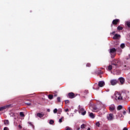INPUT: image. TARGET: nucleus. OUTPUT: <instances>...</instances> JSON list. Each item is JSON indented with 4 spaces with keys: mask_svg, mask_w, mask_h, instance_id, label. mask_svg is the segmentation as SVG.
Returning <instances> with one entry per match:
<instances>
[{
    "mask_svg": "<svg viewBox=\"0 0 130 130\" xmlns=\"http://www.w3.org/2000/svg\"><path fill=\"white\" fill-rule=\"evenodd\" d=\"M112 97V98L115 99L116 101H121V100H123V98L122 97L121 93L117 91H115L114 96Z\"/></svg>",
    "mask_w": 130,
    "mask_h": 130,
    "instance_id": "f257e3e1",
    "label": "nucleus"
},
{
    "mask_svg": "<svg viewBox=\"0 0 130 130\" xmlns=\"http://www.w3.org/2000/svg\"><path fill=\"white\" fill-rule=\"evenodd\" d=\"M79 113H81V115H85L86 114V111L84 109L83 107H81V106H79Z\"/></svg>",
    "mask_w": 130,
    "mask_h": 130,
    "instance_id": "f03ea898",
    "label": "nucleus"
},
{
    "mask_svg": "<svg viewBox=\"0 0 130 130\" xmlns=\"http://www.w3.org/2000/svg\"><path fill=\"white\" fill-rule=\"evenodd\" d=\"M110 53L111 55H115V54L116 53V49H115V48L110 49Z\"/></svg>",
    "mask_w": 130,
    "mask_h": 130,
    "instance_id": "7ed1b4c3",
    "label": "nucleus"
},
{
    "mask_svg": "<svg viewBox=\"0 0 130 130\" xmlns=\"http://www.w3.org/2000/svg\"><path fill=\"white\" fill-rule=\"evenodd\" d=\"M118 82V80L116 79H112L110 81L111 84L112 86H115L116 84H117V82Z\"/></svg>",
    "mask_w": 130,
    "mask_h": 130,
    "instance_id": "20e7f679",
    "label": "nucleus"
},
{
    "mask_svg": "<svg viewBox=\"0 0 130 130\" xmlns=\"http://www.w3.org/2000/svg\"><path fill=\"white\" fill-rule=\"evenodd\" d=\"M107 119L108 120H113V118H114V117L113 116V114H110L107 115Z\"/></svg>",
    "mask_w": 130,
    "mask_h": 130,
    "instance_id": "39448f33",
    "label": "nucleus"
},
{
    "mask_svg": "<svg viewBox=\"0 0 130 130\" xmlns=\"http://www.w3.org/2000/svg\"><path fill=\"white\" fill-rule=\"evenodd\" d=\"M118 80L119 81L121 85H123V83H124V78H123V77H120L118 79Z\"/></svg>",
    "mask_w": 130,
    "mask_h": 130,
    "instance_id": "423d86ee",
    "label": "nucleus"
},
{
    "mask_svg": "<svg viewBox=\"0 0 130 130\" xmlns=\"http://www.w3.org/2000/svg\"><path fill=\"white\" fill-rule=\"evenodd\" d=\"M105 85V83L103 81H99V87H103Z\"/></svg>",
    "mask_w": 130,
    "mask_h": 130,
    "instance_id": "0eeeda50",
    "label": "nucleus"
},
{
    "mask_svg": "<svg viewBox=\"0 0 130 130\" xmlns=\"http://www.w3.org/2000/svg\"><path fill=\"white\" fill-rule=\"evenodd\" d=\"M120 38V35L115 34L113 37V39H119Z\"/></svg>",
    "mask_w": 130,
    "mask_h": 130,
    "instance_id": "6e6552de",
    "label": "nucleus"
},
{
    "mask_svg": "<svg viewBox=\"0 0 130 130\" xmlns=\"http://www.w3.org/2000/svg\"><path fill=\"white\" fill-rule=\"evenodd\" d=\"M69 98L73 99V98H75V94L73 92H70L69 93Z\"/></svg>",
    "mask_w": 130,
    "mask_h": 130,
    "instance_id": "1a4fd4ad",
    "label": "nucleus"
},
{
    "mask_svg": "<svg viewBox=\"0 0 130 130\" xmlns=\"http://www.w3.org/2000/svg\"><path fill=\"white\" fill-rule=\"evenodd\" d=\"M119 22V19H114L112 22V24H113V25H116Z\"/></svg>",
    "mask_w": 130,
    "mask_h": 130,
    "instance_id": "9d476101",
    "label": "nucleus"
},
{
    "mask_svg": "<svg viewBox=\"0 0 130 130\" xmlns=\"http://www.w3.org/2000/svg\"><path fill=\"white\" fill-rule=\"evenodd\" d=\"M109 109H110V111H113V110H114V109H115V106H114V105H112L109 107Z\"/></svg>",
    "mask_w": 130,
    "mask_h": 130,
    "instance_id": "9b49d317",
    "label": "nucleus"
},
{
    "mask_svg": "<svg viewBox=\"0 0 130 130\" xmlns=\"http://www.w3.org/2000/svg\"><path fill=\"white\" fill-rule=\"evenodd\" d=\"M89 116L90 118H95V115L93 113H89Z\"/></svg>",
    "mask_w": 130,
    "mask_h": 130,
    "instance_id": "f8f14e48",
    "label": "nucleus"
},
{
    "mask_svg": "<svg viewBox=\"0 0 130 130\" xmlns=\"http://www.w3.org/2000/svg\"><path fill=\"white\" fill-rule=\"evenodd\" d=\"M10 106H5L4 107H0V111H3V110L6 109V108H8Z\"/></svg>",
    "mask_w": 130,
    "mask_h": 130,
    "instance_id": "ddd939ff",
    "label": "nucleus"
},
{
    "mask_svg": "<svg viewBox=\"0 0 130 130\" xmlns=\"http://www.w3.org/2000/svg\"><path fill=\"white\" fill-rule=\"evenodd\" d=\"M37 116H38V117H40V118L43 117V116H44V114H41V113H38V114H37Z\"/></svg>",
    "mask_w": 130,
    "mask_h": 130,
    "instance_id": "4468645a",
    "label": "nucleus"
},
{
    "mask_svg": "<svg viewBox=\"0 0 130 130\" xmlns=\"http://www.w3.org/2000/svg\"><path fill=\"white\" fill-rule=\"evenodd\" d=\"M123 29V27L122 26H119L117 27V29L119 30V31H120V30H122Z\"/></svg>",
    "mask_w": 130,
    "mask_h": 130,
    "instance_id": "2eb2a0df",
    "label": "nucleus"
},
{
    "mask_svg": "<svg viewBox=\"0 0 130 130\" xmlns=\"http://www.w3.org/2000/svg\"><path fill=\"white\" fill-rule=\"evenodd\" d=\"M112 68H113V67L112 66L109 65L108 67V70L111 71V70H112Z\"/></svg>",
    "mask_w": 130,
    "mask_h": 130,
    "instance_id": "dca6fc26",
    "label": "nucleus"
},
{
    "mask_svg": "<svg viewBox=\"0 0 130 130\" xmlns=\"http://www.w3.org/2000/svg\"><path fill=\"white\" fill-rule=\"evenodd\" d=\"M20 115L21 117H24V116H25V115H24V112H21L20 113Z\"/></svg>",
    "mask_w": 130,
    "mask_h": 130,
    "instance_id": "f3484780",
    "label": "nucleus"
},
{
    "mask_svg": "<svg viewBox=\"0 0 130 130\" xmlns=\"http://www.w3.org/2000/svg\"><path fill=\"white\" fill-rule=\"evenodd\" d=\"M4 123H5V124H9V123H10V122H9L8 120H5L4 121Z\"/></svg>",
    "mask_w": 130,
    "mask_h": 130,
    "instance_id": "a211bd4d",
    "label": "nucleus"
},
{
    "mask_svg": "<svg viewBox=\"0 0 130 130\" xmlns=\"http://www.w3.org/2000/svg\"><path fill=\"white\" fill-rule=\"evenodd\" d=\"M95 125H96V126H98V127H99V126H100V122L99 121L96 122L95 123Z\"/></svg>",
    "mask_w": 130,
    "mask_h": 130,
    "instance_id": "6ab92c4d",
    "label": "nucleus"
},
{
    "mask_svg": "<svg viewBox=\"0 0 130 130\" xmlns=\"http://www.w3.org/2000/svg\"><path fill=\"white\" fill-rule=\"evenodd\" d=\"M117 109L118 110H121V109H122V106H118L117 107Z\"/></svg>",
    "mask_w": 130,
    "mask_h": 130,
    "instance_id": "aec40b11",
    "label": "nucleus"
},
{
    "mask_svg": "<svg viewBox=\"0 0 130 130\" xmlns=\"http://www.w3.org/2000/svg\"><path fill=\"white\" fill-rule=\"evenodd\" d=\"M49 123L50 124H53V123H54V121H53V120H50L49 121Z\"/></svg>",
    "mask_w": 130,
    "mask_h": 130,
    "instance_id": "412c9836",
    "label": "nucleus"
},
{
    "mask_svg": "<svg viewBox=\"0 0 130 130\" xmlns=\"http://www.w3.org/2000/svg\"><path fill=\"white\" fill-rule=\"evenodd\" d=\"M62 112V110L61 109H59L58 110V113L59 114H60V113H61V112Z\"/></svg>",
    "mask_w": 130,
    "mask_h": 130,
    "instance_id": "4be33fe9",
    "label": "nucleus"
},
{
    "mask_svg": "<svg viewBox=\"0 0 130 130\" xmlns=\"http://www.w3.org/2000/svg\"><path fill=\"white\" fill-rule=\"evenodd\" d=\"M86 127V125L85 124H83L81 125V128H85Z\"/></svg>",
    "mask_w": 130,
    "mask_h": 130,
    "instance_id": "5701e85b",
    "label": "nucleus"
},
{
    "mask_svg": "<svg viewBox=\"0 0 130 130\" xmlns=\"http://www.w3.org/2000/svg\"><path fill=\"white\" fill-rule=\"evenodd\" d=\"M62 119H63V117H61V118L59 119V122L60 123H61V122H62Z\"/></svg>",
    "mask_w": 130,
    "mask_h": 130,
    "instance_id": "b1692460",
    "label": "nucleus"
},
{
    "mask_svg": "<svg viewBox=\"0 0 130 130\" xmlns=\"http://www.w3.org/2000/svg\"><path fill=\"white\" fill-rule=\"evenodd\" d=\"M120 47L122 48H124V47H125V45L124 44H121V45H120Z\"/></svg>",
    "mask_w": 130,
    "mask_h": 130,
    "instance_id": "393cba45",
    "label": "nucleus"
},
{
    "mask_svg": "<svg viewBox=\"0 0 130 130\" xmlns=\"http://www.w3.org/2000/svg\"><path fill=\"white\" fill-rule=\"evenodd\" d=\"M48 98L49 99H52V98H53V95H49L48 96Z\"/></svg>",
    "mask_w": 130,
    "mask_h": 130,
    "instance_id": "a878e982",
    "label": "nucleus"
},
{
    "mask_svg": "<svg viewBox=\"0 0 130 130\" xmlns=\"http://www.w3.org/2000/svg\"><path fill=\"white\" fill-rule=\"evenodd\" d=\"M126 25H127V26L129 28H130V22H129V21H127V22H126Z\"/></svg>",
    "mask_w": 130,
    "mask_h": 130,
    "instance_id": "bb28decb",
    "label": "nucleus"
},
{
    "mask_svg": "<svg viewBox=\"0 0 130 130\" xmlns=\"http://www.w3.org/2000/svg\"><path fill=\"white\" fill-rule=\"evenodd\" d=\"M57 111H58L57 109H55L53 110V113H56L57 112Z\"/></svg>",
    "mask_w": 130,
    "mask_h": 130,
    "instance_id": "cd10ccee",
    "label": "nucleus"
},
{
    "mask_svg": "<svg viewBox=\"0 0 130 130\" xmlns=\"http://www.w3.org/2000/svg\"><path fill=\"white\" fill-rule=\"evenodd\" d=\"M96 74H97L98 75H100V74H101V71L99 70V71L96 72Z\"/></svg>",
    "mask_w": 130,
    "mask_h": 130,
    "instance_id": "c85d7f7f",
    "label": "nucleus"
},
{
    "mask_svg": "<svg viewBox=\"0 0 130 130\" xmlns=\"http://www.w3.org/2000/svg\"><path fill=\"white\" fill-rule=\"evenodd\" d=\"M57 100L58 102H60V98L59 97H58L57 98Z\"/></svg>",
    "mask_w": 130,
    "mask_h": 130,
    "instance_id": "c756f323",
    "label": "nucleus"
},
{
    "mask_svg": "<svg viewBox=\"0 0 130 130\" xmlns=\"http://www.w3.org/2000/svg\"><path fill=\"white\" fill-rule=\"evenodd\" d=\"M70 102V101H69V100H66V101H65V103L66 104H68V103H69Z\"/></svg>",
    "mask_w": 130,
    "mask_h": 130,
    "instance_id": "7c9ffc66",
    "label": "nucleus"
},
{
    "mask_svg": "<svg viewBox=\"0 0 130 130\" xmlns=\"http://www.w3.org/2000/svg\"><path fill=\"white\" fill-rule=\"evenodd\" d=\"M4 130H10V129H9V128H8V127H4Z\"/></svg>",
    "mask_w": 130,
    "mask_h": 130,
    "instance_id": "2f4dec72",
    "label": "nucleus"
},
{
    "mask_svg": "<svg viewBox=\"0 0 130 130\" xmlns=\"http://www.w3.org/2000/svg\"><path fill=\"white\" fill-rule=\"evenodd\" d=\"M64 111H65V112H69V109H66L65 110H64Z\"/></svg>",
    "mask_w": 130,
    "mask_h": 130,
    "instance_id": "473e14b6",
    "label": "nucleus"
},
{
    "mask_svg": "<svg viewBox=\"0 0 130 130\" xmlns=\"http://www.w3.org/2000/svg\"><path fill=\"white\" fill-rule=\"evenodd\" d=\"M91 64L89 63H88L87 64H86V67H90Z\"/></svg>",
    "mask_w": 130,
    "mask_h": 130,
    "instance_id": "72a5a7b5",
    "label": "nucleus"
},
{
    "mask_svg": "<svg viewBox=\"0 0 130 130\" xmlns=\"http://www.w3.org/2000/svg\"><path fill=\"white\" fill-rule=\"evenodd\" d=\"M123 115H125V114H126V112H125V111H124L123 112Z\"/></svg>",
    "mask_w": 130,
    "mask_h": 130,
    "instance_id": "f704fd0d",
    "label": "nucleus"
},
{
    "mask_svg": "<svg viewBox=\"0 0 130 130\" xmlns=\"http://www.w3.org/2000/svg\"><path fill=\"white\" fill-rule=\"evenodd\" d=\"M93 109L95 112H97V108H94Z\"/></svg>",
    "mask_w": 130,
    "mask_h": 130,
    "instance_id": "c9c22d12",
    "label": "nucleus"
},
{
    "mask_svg": "<svg viewBox=\"0 0 130 130\" xmlns=\"http://www.w3.org/2000/svg\"><path fill=\"white\" fill-rule=\"evenodd\" d=\"M66 130H72V128H71L68 127L67 128Z\"/></svg>",
    "mask_w": 130,
    "mask_h": 130,
    "instance_id": "e433bc0d",
    "label": "nucleus"
},
{
    "mask_svg": "<svg viewBox=\"0 0 130 130\" xmlns=\"http://www.w3.org/2000/svg\"><path fill=\"white\" fill-rule=\"evenodd\" d=\"M113 66H115V68H117V64H112Z\"/></svg>",
    "mask_w": 130,
    "mask_h": 130,
    "instance_id": "4c0bfd02",
    "label": "nucleus"
},
{
    "mask_svg": "<svg viewBox=\"0 0 130 130\" xmlns=\"http://www.w3.org/2000/svg\"><path fill=\"white\" fill-rule=\"evenodd\" d=\"M18 127H19V128H22V126H21V125H19Z\"/></svg>",
    "mask_w": 130,
    "mask_h": 130,
    "instance_id": "58836bf2",
    "label": "nucleus"
},
{
    "mask_svg": "<svg viewBox=\"0 0 130 130\" xmlns=\"http://www.w3.org/2000/svg\"><path fill=\"white\" fill-rule=\"evenodd\" d=\"M112 34H113V35H114V34H115V31H113Z\"/></svg>",
    "mask_w": 130,
    "mask_h": 130,
    "instance_id": "ea45409f",
    "label": "nucleus"
},
{
    "mask_svg": "<svg viewBox=\"0 0 130 130\" xmlns=\"http://www.w3.org/2000/svg\"><path fill=\"white\" fill-rule=\"evenodd\" d=\"M123 130H127V128H126V127H125L123 129Z\"/></svg>",
    "mask_w": 130,
    "mask_h": 130,
    "instance_id": "a19ab883",
    "label": "nucleus"
},
{
    "mask_svg": "<svg viewBox=\"0 0 130 130\" xmlns=\"http://www.w3.org/2000/svg\"><path fill=\"white\" fill-rule=\"evenodd\" d=\"M47 111H48V112H50V109H47Z\"/></svg>",
    "mask_w": 130,
    "mask_h": 130,
    "instance_id": "79ce46f5",
    "label": "nucleus"
},
{
    "mask_svg": "<svg viewBox=\"0 0 130 130\" xmlns=\"http://www.w3.org/2000/svg\"><path fill=\"white\" fill-rule=\"evenodd\" d=\"M27 105H31V103H27L26 104Z\"/></svg>",
    "mask_w": 130,
    "mask_h": 130,
    "instance_id": "37998d69",
    "label": "nucleus"
},
{
    "mask_svg": "<svg viewBox=\"0 0 130 130\" xmlns=\"http://www.w3.org/2000/svg\"><path fill=\"white\" fill-rule=\"evenodd\" d=\"M29 124H30V125H32V123L31 122H28Z\"/></svg>",
    "mask_w": 130,
    "mask_h": 130,
    "instance_id": "c03bdc74",
    "label": "nucleus"
},
{
    "mask_svg": "<svg viewBox=\"0 0 130 130\" xmlns=\"http://www.w3.org/2000/svg\"><path fill=\"white\" fill-rule=\"evenodd\" d=\"M128 111H129V112L130 113V107L128 108Z\"/></svg>",
    "mask_w": 130,
    "mask_h": 130,
    "instance_id": "a18cd8bd",
    "label": "nucleus"
},
{
    "mask_svg": "<svg viewBox=\"0 0 130 130\" xmlns=\"http://www.w3.org/2000/svg\"><path fill=\"white\" fill-rule=\"evenodd\" d=\"M96 90L99 89V87H98V88H96Z\"/></svg>",
    "mask_w": 130,
    "mask_h": 130,
    "instance_id": "49530a36",
    "label": "nucleus"
},
{
    "mask_svg": "<svg viewBox=\"0 0 130 130\" xmlns=\"http://www.w3.org/2000/svg\"><path fill=\"white\" fill-rule=\"evenodd\" d=\"M86 93H88V90H85Z\"/></svg>",
    "mask_w": 130,
    "mask_h": 130,
    "instance_id": "de8ad7c7",
    "label": "nucleus"
},
{
    "mask_svg": "<svg viewBox=\"0 0 130 130\" xmlns=\"http://www.w3.org/2000/svg\"><path fill=\"white\" fill-rule=\"evenodd\" d=\"M107 92H109V89H108V90H107Z\"/></svg>",
    "mask_w": 130,
    "mask_h": 130,
    "instance_id": "09e8293b",
    "label": "nucleus"
},
{
    "mask_svg": "<svg viewBox=\"0 0 130 130\" xmlns=\"http://www.w3.org/2000/svg\"><path fill=\"white\" fill-rule=\"evenodd\" d=\"M128 123H129V124H130V121H128Z\"/></svg>",
    "mask_w": 130,
    "mask_h": 130,
    "instance_id": "8fccbe9b",
    "label": "nucleus"
},
{
    "mask_svg": "<svg viewBox=\"0 0 130 130\" xmlns=\"http://www.w3.org/2000/svg\"><path fill=\"white\" fill-rule=\"evenodd\" d=\"M90 128H88V129H87V130H90Z\"/></svg>",
    "mask_w": 130,
    "mask_h": 130,
    "instance_id": "3c124183",
    "label": "nucleus"
},
{
    "mask_svg": "<svg viewBox=\"0 0 130 130\" xmlns=\"http://www.w3.org/2000/svg\"><path fill=\"white\" fill-rule=\"evenodd\" d=\"M77 129H78V130H79V129H80V128H78Z\"/></svg>",
    "mask_w": 130,
    "mask_h": 130,
    "instance_id": "603ef678",
    "label": "nucleus"
},
{
    "mask_svg": "<svg viewBox=\"0 0 130 130\" xmlns=\"http://www.w3.org/2000/svg\"><path fill=\"white\" fill-rule=\"evenodd\" d=\"M67 115H69V113H67Z\"/></svg>",
    "mask_w": 130,
    "mask_h": 130,
    "instance_id": "864d4df0",
    "label": "nucleus"
},
{
    "mask_svg": "<svg viewBox=\"0 0 130 130\" xmlns=\"http://www.w3.org/2000/svg\"><path fill=\"white\" fill-rule=\"evenodd\" d=\"M99 116H100V117H101V116H100V115H99Z\"/></svg>",
    "mask_w": 130,
    "mask_h": 130,
    "instance_id": "5fc2aeb1",
    "label": "nucleus"
},
{
    "mask_svg": "<svg viewBox=\"0 0 130 130\" xmlns=\"http://www.w3.org/2000/svg\"><path fill=\"white\" fill-rule=\"evenodd\" d=\"M55 96H56V95H55Z\"/></svg>",
    "mask_w": 130,
    "mask_h": 130,
    "instance_id": "6e6d98bb",
    "label": "nucleus"
}]
</instances>
